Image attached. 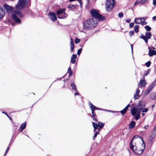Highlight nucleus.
<instances>
[{
	"label": "nucleus",
	"mask_w": 156,
	"mask_h": 156,
	"mask_svg": "<svg viewBox=\"0 0 156 156\" xmlns=\"http://www.w3.org/2000/svg\"><path fill=\"white\" fill-rule=\"evenodd\" d=\"M77 91V92H76L74 94L75 95H79V94L78 93V91Z\"/></svg>",
	"instance_id": "obj_58"
},
{
	"label": "nucleus",
	"mask_w": 156,
	"mask_h": 156,
	"mask_svg": "<svg viewBox=\"0 0 156 156\" xmlns=\"http://www.w3.org/2000/svg\"><path fill=\"white\" fill-rule=\"evenodd\" d=\"M82 51V48H81L79 49L78 50L77 52V54L78 55H80V53H81V52Z\"/></svg>",
	"instance_id": "obj_36"
},
{
	"label": "nucleus",
	"mask_w": 156,
	"mask_h": 156,
	"mask_svg": "<svg viewBox=\"0 0 156 156\" xmlns=\"http://www.w3.org/2000/svg\"><path fill=\"white\" fill-rule=\"evenodd\" d=\"M126 22L128 23H129L130 22V19L127 20L126 21Z\"/></svg>",
	"instance_id": "obj_53"
},
{
	"label": "nucleus",
	"mask_w": 156,
	"mask_h": 156,
	"mask_svg": "<svg viewBox=\"0 0 156 156\" xmlns=\"http://www.w3.org/2000/svg\"><path fill=\"white\" fill-rule=\"evenodd\" d=\"M140 84L142 87H143L146 85V83L144 80H141L140 81Z\"/></svg>",
	"instance_id": "obj_25"
},
{
	"label": "nucleus",
	"mask_w": 156,
	"mask_h": 156,
	"mask_svg": "<svg viewBox=\"0 0 156 156\" xmlns=\"http://www.w3.org/2000/svg\"><path fill=\"white\" fill-rule=\"evenodd\" d=\"M98 25L97 19L96 18H90L85 20L83 24V28L85 30H90Z\"/></svg>",
	"instance_id": "obj_3"
},
{
	"label": "nucleus",
	"mask_w": 156,
	"mask_h": 156,
	"mask_svg": "<svg viewBox=\"0 0 156 156\" xmlns=\"http://www.w3.org/2000/svg\"><path fill=\"white\" fill-rule=\"evenodd\" d=\"M153 4L154 6H156V0H153Z\"/></svg>",
	"instance_id": "obj_47"
},
{
	"label": "nucleus",
	"mask_w": 156,
	"mask_h": 156,
	"mask_svg": "<svg viewBox=\"0 0 156 156\" xmlns=\"http://www.w3.org/2000/svg\"><path fill=\"white\" fill-rule=\"evenodd\" d=\"M134 116H135V119L136 120H138L140 117V113H137L136 114H135Z\"/></svg>",
	"instance_id": "obj_33"
},
{
	"label": "nucleus",
	"mask_w": 156,
	"mask_h": 156,
	"mask_svg": "<svg viewBox=\"0 0 156 156\" xmlns=\"http://www.w3.org/2000/svg\"><path fill=\"white\" fill-rule=\"evenodd\" d=\"M114 0H107L105 4L106 10L108 11H110L114 5Z\"/></svg>",
	"instance_id": "obj_6"
},
{
	"label": "nucleus",
	"mask_w": 156,
	"mask_h": 156,
	"mask_svg": "<svg viewBox=\"0 0 156 156\" xmlns=\"http://www.w3.org/2000/svg\"><path fill=\"white\" fill-rule=\"evenodd\" d=\"M148 125H145L144 127V128L145 129H148Z\"/></svg>",
	"instance_id": "obj_51"
},
{
	"label": "nucleus",
	"mask_w": 156,
	"mask_h": 156,
	"mask_svg": "<svg viewBox=\"0 0 156 156\" xmlns=\"http://www.w3.org/2000/svg\"><path fill=\"white\" fill-rule=\"evenodd\" d=\"M134 33V32L133 31H131L129 32V35L130 36H131L133 35Z\"/></svg>",
	"instance_id": "obj_42"
},
{
	"label": "nucleus",
	"mask_w": 156,
	"mask_h": 156,
	"mask_svg": "<svg viewBox=\"0 0 156 156\" xmlns=\"http://www.w3.org/2000/svg\"><path fill=\"white\" fill-rule=\"evenodd\" d=\"M100 129L99 128L98 129V130L97 131H95V133L94 134V136L93 137V139L94 140V139L95 138L97 137V135L99 134L100 131Z\"/></svg>",
	"instance_id": "obj_28"
},
{
	"label": "nucleus",
	"mask_w": 156,
	"mask_h": 156,
	"mask_svg": "<svg viewBox=\"0 0 156 156\" xmlns=\"http://www.w3.org/2000/svg\"><path fill=\"white\" fill-rule=\"evenodd\" d=\"M8 117L9 119L10 120H12V118L11 117H10L9 116V117Z\"/></svg>",
	"instance_id": "obj_63"
},
{
	"label": "nucleus",
	"mask_w": 156,
	"mask_h": 156,
	"mask_svg": "<svg viewBox=\"0 0 156 156\" xmlns=\"http://www.w3.org/2000/svg\"><path fill=\"white\" fill-rule=\"evenodd\" d=\"M103 110H102V111H108V112H111V110H109L105 109H103Z\"/></svg>",
	"instance_id": "obj_57"
},
{
	"label": "nucleus",
	"mask_w": 156,
	"mask_h": 156,
	"mask_svg": "<svg viewBox=\"0 0 156 156\" xmlns=\"http://www.w3.org/2000/svg\"><path fill=\"white\" fill-rule=\"evenodd\" d=\"M91 118H92V119L94 121H97V120L95 118V116L94 117H91Z\"/></svg>",
	"instance_id": "obj_50"
},
{
	"label": "nucleus",
	"mask_w": 156,
	"mask_h": 156,
	"mask_svg": "<svg viewBox=\"0 0 156 156\" xmlns=\"http://www.w3.org/2000/svg\"><path fill=\"white\" fill-rule=\"evenodd\" d=\"M90 12L92 16L98 19L99 21H103L105 20V17L99 14L97 10L96 9H93L91 10Z\"/></svg>",
	"instance_id": "obj_4"
},
{
	"label": "nucleus",
	"mask_w": 156,
	"mask_h": 156,
	"mask_svg": "<svg viewBox=\"0 0 156 156\" xmlns=\"http://www.w3.org/2000/svg\"><path fill=\"white\" fill-rule=\"evenodd\" d=\"M155 106V105H152L151 106V107L152 108H153Z\"/></svg>",
	"instance_id": "obj_60"
},
{
	"label": "nucleus",
	"mask_w": 156,
	"mask_h": 156,
	"mask_svg": "<svg viewBox=\"0 0 156 156\" xmlns=\"http://www.w3.org/2000/svg\"><path fill=\"white\" fill-rule=\"evenodd\" d=\"M133 44H131V50H132V53H133Z\"/></svg>",
	"instance_id": "obj_56"
},
{
	"label": "nucleus",
	"mask_w": 156,
	"mask_h": 156,
	"mask_svg": "<svg viewBox=\"0 0 156 156\" xmlns=\"http://www.w3.org/2000/svg\"><path fill=\"white\" fill-rule=\"evenodd\" d=\"M65 8L60 9L57 12L58 17L59 19H63L66 18L67 16V14L65 12Z\"/></svg>",
	"instance_id": "obj_5"
},
{
	"label": "nucleus",
	"mask_w": 156,
	"mask_h": 156,
	"mask_svg": "<svg viewBox=\"0 0 156 156\" xmlns=\"http://www.w3.org/2000/svg\"><path fill=\"white\" fill-rule=\"evenodd\" d=\"M151 62L150 61H149L145 63L146 66L147 67H149L151 65Z\"/></svg>",
	"instance_id": "obj_35"
},
{
	"label": "nucleus",
	"mask_w": 156,
	"mask_h": 156,
	"mask_svg": "<svg viewBox=\"0 0 156 156\" xmlns=\"http://www.w3.org/2000/svg\"><path fill=\"white\" fill-rule=\"evenodd\" d=\"M98 125L101 129L103 127L104 124L102 122H98Z\"/></svg>",
	"instance_id": "obj_32"
},
{
	"label": "nucleus",
	"mask_w": 156,
	"mask_h": 156,
	"mask_svg": "<svg viewBox=\"0 0 156 156\" xmlns=\"http://www.w3.org/2000/svg\"><path fill=\"white\" fill-rule=\"evenodd\" d=\"M123 14L122 13L120 12L118 14V16L119 17L121 18L123 17Z\"/></svg>",
	"instance_id": "obj_44"
},
{
	"label": "nucleus",
	"mask_w": 156,
	"mask_h": 156,
	"mask_svg": "<svg viewBox=\"0 0 156 156\" xmlns=\"http://www.w3.org/2000/svg\"><path fill=\"white\" fill-rule=\"evenodd\" d=\"M135 106L136 107V108H138V109H140L141 111L145 107V105H143L142 103L140 101Z\"/></svg>",
	"instance_id": "obj_13"
},
{
	"label": "nucleus",
	"mask_w": 156,
	"mask_h": 156,
	"mask_svg": "<svg viewBox=\"0 0 156 156\" xmlns=\"http://www.w3.org/2000/svg\"><path fill=\"white\" fill-rule=\"evenodd\" d=\"M139 26L137 25H136L134 27V29L135 32L137 33L139 31Z\"/></svg>",
	"instance_id": "obj_29"
},
{
	"label": "nucleus",
	"mask_w": 156,
	"mask_h": 156,
	"mask_svg": "<svg viewBox=\"0 0 156 156\" xmlns=\"http://www.w3.org/2000/svg\"><path fill=\"white\" fill-rule=\"evenodd\" d=\"M111 112H112L113 113H115V112H116V111H111Z\"/></svg>",
	"instance_id": "obj_62"
},
{
	"label": "nucleus",
	"mask_w": 156,
	"mask_h": 156,
	"mask_svg": "<svg viewBox=\"0 0 156 156\" xmlns=\"http://www.w3.org/2000/svg\"><path fill=\"white\" fill-rule=\"evenodd\" d=\"M140 92V90L139 89H137L136 90V93L134 95V99L135 100L139 98L140 96L139 94Z\"/></svg>",
	"instance_id": "obj_20"
},
{
	"label": "nucleus",
	"mask_w": 156,
	"mask_h": 156,
	"mask_svg": "<svg viewBox=\"0 0 156 156\" xmlns=\"http://www.w3.org/2000/svg\"><path fill=\"white\" fill-rule=\"evenodd\" d=\"M70 44L71 45V51L73 52L74 48V46L73 40L72 38H70Z\"/></svg>",
	"instance_id": "obj_18"
},
{
	"label": "nucleus",
	"mask_w": 156,
	"mask_h": 156,
	"mask_svg": "<svg viewBox=\"0 0 156 156\" xmlns=\"http://www.w3.org/2000/svg\"><path fill=\"white\" fill-rule=\"evenodd\" d=\"M78 1L80 3V4H81V3L80 2V0H78Z\"/></svg>",
	"instance_id": "obj_64"
},
{
	"label": "nucleus",
	"mask_w": 156,
	"mask_h": 156,
	"mask_svg": "<svg viewBox=\"0 0 156 156\" xmlns=\"http://www.w3.org/2000/svg\"><path fill=\"white\" fill-rule=\"evenodd\" d=\"M91 110L92 111V117L95 116L96 114L94 112L95 111L94 110H93V109H91Z\"/></svg>",
	"instance_id": "obj_39"
},
{
	"label": "nucleus",
	"mask_w": 156,
	"mask_h": 156,
	"mask_svg": "<svg viewBox=\"0 0 156 156\" xmlns=\"http://www.w3.org/2000/svg\"><path fill=\"white\" fill-rule=\"evenodd\" d=\"M68 73H69V76H71L73 74V72L71 71V69L69 67L68 69Z\"/></svg>",
	"instance_id": "obj_30"
},
{
	"label": "nucleus",
	"mask_w": 156,
	"mask_h": 156,
	"mask_svg": "<svg viewBox=\"0 0 156 156\" xmlns=\"http://www.w3.org/2000/svg\"><path fill=\"white\" fill-rule=\"evenodd\" d=\"M141 23L142 25H144L146 24L147 23L144 21H142Z\"/></svg>",
	"instance_id": "obj_43"
},
{
	"label": "nucleus",
	"mask_w": 156,
	"mask_h": 156,
	"mask_svg": "<svg viewBox=\"0 0 156 156\" xmlns=\"http://www.w3.org/2000/svg\"><path fill=\"white\" fill-rule=\"evenodd\" d=\"M153 19L154 21H156V16H154L153 17Z\"/></svg>",
	"instance_id": "obj_54"
},
{
	"label": "nucleus",
	"mask_w": 156,
	"mask_h": 156,
	"mask_svg": "<svg viewBox=\"0 0 156 156\" xmlns=\"http://www.w3.org/2000/svg\"><path fill=\"white\" fill-rule=\"evenodd\" d=\"M26 127V122L23 123L20 126L19 128V131H22Z\"/></svg>",
	"instance_id": "obj_21"
},
{
	"label": "nucleus",
	"mask_w": 156,
	"mask_h": 156,
	"mask_svg": "<svg viewBox=\"0 0 156 156\" xmlns=\"http://www.w3.org/2000/svg\"><path fill=\"white\" fill-rule=\"evenodd\" d=\"M149 49L148 55L150 56H152L153 55H156V51L154 50H152L151 48L150 47H148Z\"/></svg>",
	"instance_id": "obj_14"
},
{
	"label": "nucleus",
	"mask_w": 156,
	"mask_h": 156,
	"mask_svg": "<svg viewBox=\"0 0 156 156\" xmlns=\"http://www.w3.org/2000/svg\"><path fill=\"white\" fill-rule=\"evenodd\" d=\"M150 70H148L146 72V73H145L144 74L145 76H147L148 75L149 73Z\"/></svg>",
	"instance_id": "obj_48"
},
{
	"label": "nucleus",
	"mask_w": 156,
	"mask_h": 156,
	"mask_svg": "<svg viewBox=\"0 0 156 156\" xmlns=\"http://www.w3.org/2000/svg\"><path fill=\"white\" fill-rule=\"evenodd\" d=\"M71 86L73 89L75 91H77V89L76 85L73 83H72L71 84Z\"/></svg>",
	"instance_id": "obj_27"
},
{
	"label": "nucleus",
	"mask_w": 156,
	"mask_h": 156,
	"mask_svg": "<svg viewBox=\"0 0 156 156\" xmlns=\"http://www.w3.org/2000/svg\"><path fill=\"white\" fill-rule=\"evenodd\" d=\"M153 132H154V133L156 134V125L154 126Z\"/></svg>",
	"instance_id": "obj_49"
},
{
	"label": "nucleus",
	"mask_w": 156,
	"mask_h": 156,
	"mask_svg": "<svg viewBox=\"0 0 156 156\" xmlns=\"http://www.w3.org/2000/svg\"><path fill=\"white\" fill-rule=\"evenodd\" d=\"M135 23L137 24H140L142 22V21L140 18H135L134 20Z\"/></svg>",
	"instance_id": "obj_24"
},
{
	"label": "nucleus",
	"mask_w": 156,
	"mask_h": 156,
	"mask_svg": "<svg viewBox=\"0 0 156 156\" xmlns=\"http://www.w3.org/2000/svg\"><path fill=\"white\" fill-rule=\"evenodd\" d=\"M147 1L146 0H141V1H139V4H144Z\"/></svg>",
	"instance_id": "obj_38"
},
{
	"label": "nucleus",
	"mask_w": 156,
	"mask_h": 156,
	"mask_svg": "<svg viewBox=\"0 0 156 156\" xmlns=\"http://www.w3.org/2000/svg\"><path fill=\"white\" fill-rule=\"evenodd\" d=\"M137 4H139V2H137V1L135 3H134V5H136Z\"/></svg>",
	"instance_id": "obj_52"
},
{
	"label": "nucleus",
	"mask_w": 156,
	"mask_h": 156,
	"mask_svg": "<svg viewBox=\"0 0 156 156\" xmlns=\"http://www.w3.org/2000/svg\"><path fill=\"white\" fill-rule=\"evenodd\" d=\"M142 116H144L145 115V113L144 112H142L141 114Z\"/></svg>",
	"instance_id": "obj_59"
},
{
	"label": "nucleus",
	"mask_w": 156,
	"mask_h": 156,
	"mask_svg": "<svg viewBox=\"0 0 156 156\" xmlns=\"http://www.w3.org/2000/svg\"><path fill=\"white\" fill-rule=\"evenodd\" d=\"M2 113L6 115L8 117H9V115H7V113L6 112H2Z\"/></svg>",
	"instance_id": "obj_55"
},
{
	"label": "nucleus",
	"mask_w": 156,
	"mask_h": 156,
	"mask_svg": "<svg viewBox=\"0 0 156 156\" xmlns=\"http://www.w3.org/2000/svg\"><path fill=\"white\" fill-rule=\"evenodd\" d=\"M77 55L76 54H73L71 57V62L72 64H75L76 63V58Z\"/></svg>",
	"instance_id": "obj_17"
},
{
	"label": "nucleus",
	"mask_w": 156,
	"mask_h": 156,
	"mask_svg": "<svg viewBox=\"0 0 156 156\" xmlns=\"http://www.w3.org/2000/svg\"><path fill=\"white\" fill-rule=\"evenodd\" d=\"M154 87V85L153 84L150 85L148 88V89L145 91V94L146 95L148 94L152 90Z\"/></svg>",
	"instance_id": "obj_12"
},
{
	"label": "nucleus",
	"mask_w": 156,
	"mask_h": 156,
	"mask_svg": "<svg viewBox=\"0 0 156 156\" xmlns=\"http://www.w3.org/2000/svg\"><path fill=\"white\" fill-rule=\"evenodd\" d=\"M29 0H19L17 4L16 5V10L14 13L12 15V19L16 23H21L20 20L18 18L22 17L23 14L19 11L24 8L28 2Z\"/></svg>",
	"instance_id": "obj_2"
},
{
	"label": "nucleus",
	"mask_w": 156,
	"mask_h": 156,
	"mask_svg": "<svg viewBox=\"0 0 156 156\" xmlns=\"http://www.w3.org/2000/svg\"><path fill=\"white\" fill-rule=\"evenodd\" d=\"M3 7L6 10L8 15L12 14L14 11V8L6 4H4Z\"/></svg>",
	"instance_id": "obj_7"
},
{
	"label": "nucleus",
	"mask_w": 156,
	"mask_h": 156,
	"mask_svg": "<svg viewBox=\"0 0 156 156\" xmlns=\"http://www.w3.org/2000/svg\"><path fill=\"white\" fill-rule=\"evenodd\" d=\"M136 107H135V106L131 110V113L133 116H134L137 113H140V109H138V108H136Z\"/></svg>",
	"instance_id": "obj_10"
},
{
	"label": "nucleus",
	"mask_w": 156,
	"mask_h": 156,
	"mask_svg": "<svg viewBox=\"0 0 156 156\" xmlns=\"http://www.w3.org/2000/svg\"><path fill=\"white\" fill-rule=\"evenodd\" d=\"M48 15L49 18L53 21H55L57 19L56 14L53 12H49Z\"/></svg>",
	"instance_id": "obj_9"
},
{
	"label": "nucleus",
	"mask_w": 156,
	"mask_h": 156,
	"mask_svg": "<svg viewBox=\"0 0 156 156\" xmlns=\"http://www.w3.org/2000/svg\"><path fill=\"white\" fill-rule=\"evenodd\" d=\"M151 36L152 34L150 32H146L145 33V36H144L143 34H141L140 37L143 39L145 41L146 43H147L148 40L151 38Z\"/></svg>",
	"instance_id": "obj_8"
},
{
	"label": "nucleus",
	"mask_w": 156,
	"mask_h": 156,
	"mask_svg": "<svg viewBox=\"0 0 156 156\" xmlns=\"http://www.w3.org/2000/svg\"><path fill=\"white\" fill-rule=\"evenodd\" d=\"M140 18L141 20L142 21H144L146 20L147 18V17H140Z\"/></svg>",
	"instance_id": "obj_41"
},
{
	"label": "nucleus",
	"mask_w": 156,
	"mask_h": 156,
	"mask_svg": "<svg viewBox=\"0 0 156 156\" xmlns=\"http://www.w3.org/2000/svg\"><path fill=\"white\" fill-rule=\"evenodd\" d=\"M135 124L136 123L134 121H132L129 125V128L131 129L135 127Z\"/></svg>",
	"instance_id": "obj_22"
},
{
	"label": "nucleus",
	"mask_w": 156,
	"mask_h": 156,
	"mask_svg": "<svg viewBox=\"0 0 156 156\" xmlns=\"http://www.w3.org/2000/svg\"><path fill=\"white\" fill-rule=\"evenodd\" d=\"M5 15V12L2 7L0 5V19H1Z\"/></svg>",
	"instance_id": "obj_16"
},
{
	"label": "nucleus",
	"mask_w": 156,
	"mask_h": 156,
	"mask_svg": "<svg viewBox=\"0 0 156 156\" xmlns=\"http://www.w3.org/2000/svg\"><path fill=\"white\" fill-rule=\"evenodd\" d=\"M89 105H90V108L91 109L94 110L95 111V110H103V109L97 107L95 106L94 105H93L90 102H89Z\"/></svg>",
	"instance_id": "obj_11"
},
{
	"label": "nucleus",
	"mask_w": 156,
	"mask_h": 156,
	"mask_svg": "<svg viewBox=\"0 0 156 156\" xmlns=\"http://www.w3.org/2000/svg\"><path fill=\"white\" fill-rule=\"evenodd\" d=\"M129 26L130 28H132L133 27L134 23H130Z\"/></svg>",
	"instance_id": "obj_45"
},
{
	"label": "nucleus",
	"mask_w": 156,
	"mask_h": 156,
	"mask_svg": "<svg viewBox=\"0 0 156 156\" xmlns=\"http://www.w3.org/2000/svg\"><path fill=\"white\" fill-rule=\"evenodd\" d=\"M9 147H8L7 148L6 150V151L5 153V154H4V156H5L6 155V153H7L8 151H9Z\"/></svg>",
	"instance_id": "obj_46"
},
{
	"label": "nucleus",
	"mask_w": 156,
	"mask_h": 156,
	"mask_svg": "<svg viewBox=\"0 0 156 156\" xmlns=\"http://www.w3.org/2000/svg\"><path fill=\"white\" fill-rule=\"evenodd\" d=\"M87 0V3L88 4L89 3L90 0Z\"/></svg>",
	"instance_id": "obj_61"
},
{
	"label": "nucleus",
	"mask_w": 156,
	"mask_h": 156,
	"mask_svg": "<svg viewBox=\"0 0 156 156\" xmlns=\"http://www.w3.org/2000/svg\"><path fill=\"white\" fill-rule=\"evenodd\" d=\"M80 39L77 38H76L75 40V43L76 44H77L79 43L80 42Z\"/></svg>",
	"instance_id": "obj_37"
},
{
	"label": "nucleus",
	"mask_w": 156,
	"mask_h": 156,
	"mask_svg": "<svg viewBox=\"0 0 156 156\" xmlns=\"http://www.w3.org/2000/svg\"><path fill=\"white\" fill-rule=\"evenodd\" d=\"M92 123L93 126L94 128V131L95 132V131H96V129H97L98 130V125L96 123L92 122Z\"/></svg>",
	"instance_id": "obj_23"
},
{
	"label": "nucleus",
	"mask_w": 156,
	"mask_h": 156,
	"mask_svg": "<svg viewBox=\"0 0 156 156\" xmlns=\"http://www.w3.org/2000/svg\"><path fill=\"white\" fill-rule=\"evenodd\" d=\"M68 8L71 9H75V6L72 4H70L68 6Z\"/></svg>",
	"instance_id": "obj_31"
},
{
	"label": "nucleus",
	"mask_w": 156,
	"mask_h": 156,
	"mask_svg": "<svg viewBox=\"0 0 156 156\" xmlns=\"http://www.w3.org/2000/svg\"><path fill=\"white\" fill-rule=\"evenodd\" d=\"M144 28L146 30L148 31H150L151 30V27L150 26L147 25H146L145 26Z\"/></svg>",
	"instance_id": "obj_34"
},
{
	"label": "nucleus",
	"mask_w": 156,
	"mask_h": 156,
	"mask_svg": "<svg viewBox=\"0 0 156 156\" xmlns=\"http://www.w3.org/2000/svg\"><path fill=\"white\" fill-rule=\"evenodd\" d=\"M145 145L142 138L138 136L132 138L130 143V148L136 155H139L143 152Z\"/></svg>",
	"instance_id": "obj_1"
},
{
	"label": "nucleus",
	"mask_w": 156,
	"mask_h": 156,
	"mask_svg": "<svg viewBox=\"0 0 156 156\" xmlns=\"http://www.w3.org/2000/svg\"><path fill=\"white\" fill-rule=\"evenodd\" d=\"M156 135V134L154 133V132H153V133L151 134L149 138L148 142L149 143H151L152 142Z\"/></svg>",
	"instance_id": "obj_15"
},
{
	"label": "nucleus",
	"mask_w": 156,
	"mask_h": 156,
	"mask_svg": "<svg viewBox=\"0 0 156 156\" xmlns=\"http://www.w3.org/2000/svg\"><path fill=\"white\" fill-rule=\"evenodd\" d=\"M148 111L147 108H144L142 111V112H147Z\"/></svg>",
	"instance_id": "obj_40"
},
{
	"label": "nucleus",
	"mask_w": 156,
	"mask_h": 156,
	"mask_svg": "<svg viewBox=\"0 0 156 156\" xmlns=\"http://www.w3.org/2000/svg\"><path fill=\"white\" fill-rule=\"evenodd\" d=\"M151 98L153 99H155L156 98V94L154 93H152L150 94Z\"/></svg>",
	"instance_id": "obj_26"
},
{
	"label": "nucleus",
	"mask_w": 156,
	"mask_h": 156,
	"mask_svg": "<svg viewBox=\"0 0 156 156\" xmlns=\"http://www.w3.org/2000/svg\"><path fill=\"white\" fill-rule=\"evenodd\" d=\"M130 105L129 104L127 105L124 108L123 110L121 111L120 112L121 113L122 115H124L127 112V110L128 108L129 107Z\"/></svg>",
	"instance_id": "obj_19"
}]
</instances>
